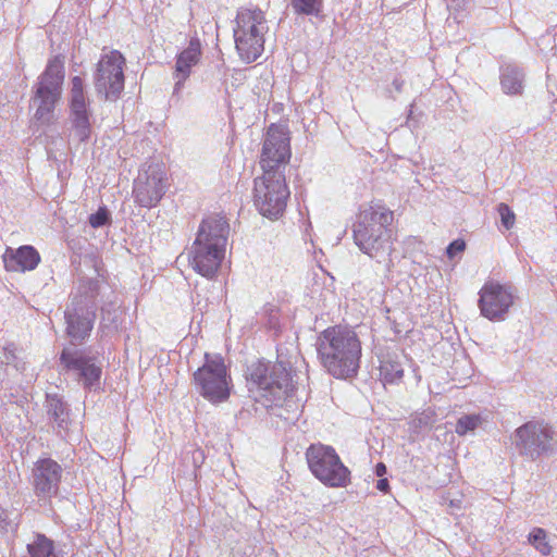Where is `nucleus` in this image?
Returning <instances> with one entry per match:
<instances>
[{"instance_id":"1","label":"nucleus","mask_w":557,"mask_h":557,"mask_svg":"<svg viewBox=\"0 0 557 557\" xmlns=\"http://www.w3.org/2000/svg\"><path fill=\"white\" fill-rule=\"evenodd\" d=\"M393 221L394 212L383 205L375 203L360 210L354 226L356 245L369 257L383 263L386 271H391L393 267Z\"/></svg>"},{"instance_id":"2","label":"nucleus","mask_w":557,"mask_h":557,"mask_svg":"<svg viewBox=\"0 0 557 557\" xmlns=\"http://www.w3.org/2000/svg\"><path fill=\"white\" fill-rule=\"evenodd\" d=\"M323 368L336 379L357 375L362 354L357 333L347 326H331L324 330L315 343Z\"/></svg>"},{"instance_id":"3","label":"nucleus","mask_w":557,"mask_h":557,"mask_svg":"<svg viewBox=\"0 0 557 557\" xmlns=\"http://www.w3.org/2000/svg\"><path fill=\"white\" fill-rule=\"evenodd\" d=\"M230 226L225 218L210 215L202 220L188 252V262L200 275L212 278L224 259Z\"/></svg>"},{"instance_id":"4","label":"nucleus","mask_w":557,"mask_h":557,"mask_svg":"<svg viewBox=\"0 0 557 557\" xmlns=\"http://www.w3.org/2000/svg\"><path fill=\"white\" fill-rule=\"evenodd\" d=\"M246 381L256 398H264L271 404L285 399L294 391L292 368L282 359L275 363L263 360L251 362L246 370Z\"/></svg>"},{"instance_id":"5","label":"nucleus","mask_w":557,"mask_h":557,"mask_svg":"<svg viewBox=\"0 0 557 557\" xmlns=\"http://www.w3.org/2000/svg\"><path fill=\"white\" fill-rule=\"evenodd\" d=\"M268 29L264 13L259 8L238 10L234 38L236 50L244 62L251 63L262 54Z\"/></svg>"},{"instance_id":"6","label":"nucleus","mask_w":557,"mask_h":557,"mask_svg":"<svg viewBox=\"0 0 557 557\" xmlns=\"http://www.w3.org/2000/svg\"><path fill=\"white\" fill-rule=\"evenodd\" d=\"M289 195L284 171H263L253 181V203L270 220L283 215Z\"/></svg>"},{"instance_id":"7","label":"nucleus","mask_w":557,"mask_h":557,"mask_svg":"<svg viewBox=\"0 0 557 557\" xmlns=\"http://www.w3.org/2000/svg\"><path fill=\"white\" fill-rule=\"evenodd\" d=\"M98 290L99 281L90 278L79 286V295L73 296L71 307L65 311L66 333L72 342H82L89 336L94 326V300Z\"/></svg>"},{"instance_id":"8","label":"nucleus","mask_w":557,"mask_h":557,"mask_svg":"<svg viewBox=\"0 0 557 557\" xmlns=\"http://www.w3.org/2000/svg\"><path fill=\"white\" fill-rule=\"evenodd\" d=\"M306 459L311 473L324 485L345 487L350 483V471L332 446L312 444L307 448Z\"/></svg>"},{"instance_id":"9","label":"nucleus","mask_w":557,"mask_h":557,"mask_svg":"<svg viewBox=\"0 0 557 557\" xmlns=\"http://www.w3.org/2000/svg\"><path fill=\"white\" fill-rule=\"evenodd\" d=\"M197 392L208 401L219 404L230 397L231 376L220 355H205L203 364L194 373Z\"/></svg>"},{"instance_id":"10","label":"nucleus","mask_w":557,"mask_h":557,"mask_svg":"<svg viewBox=\"0 0 557 557\" xmlns=\"http://www.w3.org/2000/svg\"><path fill=\"white\" fill-rule=\"evenodd\" d=\"M64 79L63 62L54 57L48 62L45 72L39 76L34 104L37 107L35 117L42 122H49L55 104L60 100Z\"/></svg>"},{"instance_id":"11","label":"nucleus","mask_w":557,"mask_h":557,"mask_svg":"<svg viewBox=\"0 0 557 557\" xmlns=\"http://www.w3.org/2000/svg\"><path fill=\"white\" fill-rule=\"evenodd\" d=\"M125 58L117 50L102 53L94 76L95 90L106 100L115 101L124 89Z\"/></svg>"},{"instance_id":"12","label":"nucleus","mask_w":557,"mask_h":557,"mask_svg":"<svg viewBox=\"0 0 557 557\" xmlns=\"http://www.w3.org/2000/svg\"><path fill=\"white\" fill-rule=\"evenodd\" d=\"M517 299L516 288L494 280L486 281L479 292L480 313L492 322L505 321Z\"/></svg>"},{"instance_id":"13","label":"nucleus","mask_w":557,"mask_h":557,"mask_svg":"<svg viewBox=\"0 0 557 557\" xmlns=\"http://www.w3.org/2000/svg\"><path fill=\"white\" fill-rule=\"evenodd\" d=\"M69 108L70 138L78 143L87 140L91 134V112L89 109V98L85 91L84 82L79 76H74L71 79Z\"/></svg>"},{"instance_id":"14","label":"nucleus","mask_w":557,"mask_h":557,"mask_svg":"<svg viewBox=\"0 0 557 557\" xmlns=\"http://www.w3.org/2000/svg\"><path fill=\"white\" fill-rule=\"evenodd\" d=\"M169 187L163 165L150 163L144 168L134 182L135 202L145 208H153L164 196Z\"/></svg>"},{"instance_id":"15","label":"nucleus","mask_w":557,"mask_h":557,"mask_svg":"<svg viewBox=\"0 0 557 557\" xmlns=\"http://www.w3.org/2000/svg\"><path fill=\"white\" fill-rule=\"evenodd\" d=\"M290 158V138L286 126L271 124L265 133L260 165L263 171H284Z\"/></svg>"},{"instance_id":"16","label":"nucleus","mask_w":557,"mask_h":557,"mask_svg":"<svg viewBox=\"0 0 557 557\" xmlns=\"http://www.w3.org/2000/svg\"><path fill=\"white\" fill-rule=\"evenodd\" d=\"M553 437L547 424L529 421L516 430L513 444L521 455L535 459L553 449Z\"/></svg>"},{"instance_id":"17","label":"nucleus","mask_w":557,"mask_h":557,"mask_svg":"<svg viewBox=\"0 0 557 557\" xmlns=\"http://www.w3.org/2000/svg\"><path fill=\"white\" fill-rule=\"evenodd\" d=\"M61 362L67 370L76 373L85 388L92 389L99 386L101 367L96 363L94 358L82 351L63 350Z\"/></svg>"},{"instance_id":"18","label":"nucleus","mask_w":557,"mask_h":557,"mask_svg":"<svg viewBox=\"0 0 557 557\" xmlns=\"http://www.w3.org/2000/svg\"><path fill=\"white\" fill-rule=\"evenodd\" d=\"M61 472V467L51 459L37 461L33 470L36 494L42 498L51 497L57 494Z\"/></svg>"},{"instance_id":"19","label":"nucleus","mask_w":557,"mask_h":557,"mask_svg":"<svg viewBox=\"0 0 557 557\" xmlns=\"http://www.w3.org/2000/svg\"><path fill=\"white\" fill-rule=\"evenodd\" d=\"M201 57V44L198 38H191L189 45L176 58L175 71L173 73L174 94H178L184 83L190 76L191 70L198 64Z\"/></svg>"},{"instance_id":"20","label":"nucleus","mask_w":557,"mask_h":557,"mask_svg":"<svg viewBox=\"0 0 557 557\" xmlns=\"http://www.w3.org/2000/svg\"><path fill=\"white\" fill-rule=\"evenodd\" d=\"M3 262L7 271L26 272L34 270L40 262L38 251L29 245L17 249L8 247L3 253Z\"/></svg>"},{"instance_id":"21","label":"nucleus","mask_w":557,"mask_h":557,"mask_svg":"<svg viewBox=\"0 0 557 557\" xmlns=\"http://www.w3.org/2000/svg\"><path fill=\"white\" fill-rule=\"evenodd\" d=\"M46 408L49 421L53 423L59 434L66 432L71 423L66 404L58 395H47Z\"/></svg>"},{"instance_id":"22","label":"nucleus","mask_w":557,"mask_h":557,"mask_svg":"<svg viewBox=\"0 0 557 557\" xmlns=\"http://www.w3.org/2000/svg\"><path fill=\"white\" fill-rule=\"evenodd\" d=\"M523 72L512 64L502 67L500 84L506 94L518 95L523 89Z\"/></svg>"},{"instance_id":"23","label":"nucleus","mask_w":557,"mask_h":557,"mask_svg":"<svg viewBox=\"0 0 557 557\" xmlns=\"http://www.w3.org/2000/svg\"><path fill=\"white\" fill-rule=\"evenodd\" d=\"M556 537L550 535L543 528H533L527 537L528 543L541 555V556H549L553 553Z\"/></svg>"},{"instance_id":"24","label":"nucleus","mask_w":557,"mask_h":557,"mask_svg":"<svg viewBox=\"0 0 557 557\" xmlns=\"http://www.w3.org/2000/svg\"><path fill=\"white\" fill-rule=\"evenodd\" d=\"M380 375L384 383L393 384L399 382L404 376V368L398 357L388 356L383 359L380 366Z\"/></svg>"},{"instance_id":"25","label":"nucleus","mask_w":557,"mask_h":557,"mask_svg":"<svg viewBox=\"0 0 557 557\" xmlns=\"http://www.w3.org/2000/svg\"><path fill=\"white\" fill-rule=\"evenodd\" d=\"M53 549V542L44 534H36L34 541L27 544L29 557H50Z\"/></svg>"},{"instance_id":"26","label":"nucleus","mask_w":557,"mask_h":557,"mask_svg":"<svg viewBox=\"0 0 557 557\" xmlns=\"http://www.w3.org/2000/svg\"><path fill=\"white\" fill-rule=\"evenodd\" d=\"M290 5L298 15L319 16L323 10V0H290Z\"/></svg>"},{"instance_id":"27","label":"nucleus","mask_w":557,"mask_h":557,"mask_svg":"<svg viewBox=\"0 0 557 557\" xmlns=\"http://www.w3.org/2000/svg\"><path fill=\"white\" fill-rule=\"evenodd\" d=\"M481 423L480 416L471 414V416H463L458 419L456 423V433L459 435H465L469 431L475 430L479 424Z\"/></svg>"},{"instance_id":"28","label":"nucleus","mask_w":557,"mask_h":557,"mask_svg":"<svg viewBox=\"0 0 557 557\" xmlns=\"http://www.w3.org/2000/svg\"><path fill=\"white\" fill-rule=\"evenodd\" d=\"M497 212L500 216V221L503 226L508 231L513 227L516 215L515 212L509 208L506 203H499L497 207Z\"/></svg>"},{"instance_id":"29","label":"nucleus","mask_w":557,"mask_h":557,"mask_svg":"<svg viewBox=\"0 0 557 557\" xmlns=\"http://www.w3.org/2000/svg\"><path fill=\"white\" fill-rule=\"evenodd\" d=\"M109 222V212L106 208H99L96 213L89 216V223L92 227H101Z\"/></svg>"},{"instance_id":"30","label":"nucleus","mask_w":557,"mask_h":557,"mask_svg":"<svg viewBox=\"0 0 557 557\" xmlns=\"http://www.w3.org/2000/svg\"><path fill=\"white\" fill-rule=\"evenodd\" d=\"M465 248L466 243L462 239L451 242L446 249L448 258H454L456 253L462 252Z\"/></svg>"},{"instance_id":"31","label":"nucleus","mask_w":557,"mask_h":557,"mask_svg":"<svg viewBox=\"0 0 557 557\" xmlns=\"http://www.w3.org/2000/svg\"><path fill=\"white\" fill-rule=\"evenodd\" d=\"M376 488L381 492L386 493L389 488V483L387 479H380L376 484Z\"/></svg>"},{"instance_id":"32","label":"nucleus","mask_w":557,"mask_h":557,"mask_svg":"<svg viewBox=\"0 0 557 557\" xmlns=\"http://www.w3.org/2000/svg\"><path fill=\"white\" fill-rule=\"evenodd\" d=\"M386 473V466L382 462L375 466V474L377 476H383Z\"/></svg>"},{"instance_id":"33","label":"nucleus","mask_w":557,"mask_h":557,"mask_svg":"<svg viewBox=\"0 0 557 557\" xmlns=\"http://www.w3.org/2000/svg\"><path fill=\"white\" fill-rule=\"evenodd\" d=\"M403 85H404V82L401 79H399V78H395L393 81V86H394L395 90L398 91V92L401 91Z\"/></svg>"}]
</instances>
